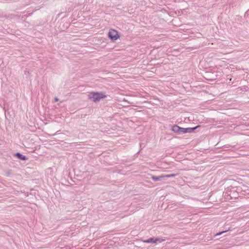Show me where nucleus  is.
<instances>
[{
    "label": "nucleus",
    "mask_w": 249,
    "mask_h": 249,
    "mask_svg": "<svg viewBox=\"0 0 249 249\" xmlns=\"http://www.w3.org/2000/svg\"><path fill=\"white\" fill-rule=\"evenodd\" d=\"M89 99L92 100L94 102H97L100 100L101 99H103L106 97V95L104 92H90L88 95Z\"/></svg>",
    "instance_id": "f257e3e1"
},
{
    "label": "nucleus",
    "mask_w": 249,
    "mask_h": 249,
    "mask_svg": "<svg viewBox=\"0 0 249 249\" xmlns=\"http://www.w3.org/2000/svg\"><path fill=\"white\" fill-rule=\"evenodd\" d=\"M239 189L237 187H231L228 188L225 192V196H230L231 198H237L238 197V190Z\"/></svg>",
    "instance_id": "f03ea898"
},
{
    "label": "nucleus",
    "mask_w": 249,
    "mask_h": 249,
    "mask_svg": "<svg viewBox=\"0 0 249 249\" xmlns=\"http://www.w3.org/2000/svg\"><path fill=\"white\" fill-rule=\"evenodd\" d=\"M108 36L112 41H115L119 38L118 32L114 29L109 30L108 33Z\"/></svg>",
    "instance_id": "7ed1b4c3"
},
{
    "label": "nucleus",
    "mask_w": 249,
    "mask_h": 249,
    "mask_svg": "<svg viewBox=\"0 0 249 249\" xmlns=\"http://www.w3.org/2000/svg\"><path fill=\"white\" fill-rule=\"evenodd\" d=\"M199 127V125L195 126L194 127H188V128H183L181 127L180 129V134H185V133H191L194 131L197 128Z\"/></svg>",
    "instance_id": "20e7f679"
},
{
    "label": "nucleus",
    "mask_w": 249,
    "mask_h": 249,
    "mask_svg": "<svg viewBox=\"0 0 249 249\" xmlns=\"http://www.w3.org/2000/svg\"><path fill=\"white\" fill-rule=\"evenodd\" d=\"M15 156L18 159L22 160H25L28 159V158L24 155H22L19 152H17L15 154Z\"/></svg>",
    "instance_id": "39448f33"
},
{
    "label": "nucleus",
    "mask_w": 249,
    "mask_h": 249,
    "mask_svg": "<svg viewBox=\"0 0 249 249\" xmlns=\"http://www.w3.org/2000/svg\"><path fill=\"white\" fill-rule=\"evenodd\" d=\"M180 129L181 127L177 125H174L172 127L171 130L175 133L180 134Z\"/></svg>",
    "instance_id": "423d86ee"
},
{
    "label": "nucleus",
    "mask_w": 249,
    "mask_h": 249,
    "mask_svg": "<svg viewBox=\"0 0 249 249\" xmlns=\"http://www.w3.org/2000/svg\"><path fill=\"white\" fill-rule=\"evenodd\" d=\"M143 242L144 243H156L155 237L150 238L147 239L146 240H143Z\"/></svg>",
    "instance_id": "0eeeda50"
},
{
    "label": "nucleus",
    "mask_w": 249,
    "mask_h": 249,
    "mask_svg": "<svg viewBox=\"0 0 249 249\" xmlns=\"http://www.w3.org/2000/svg\"><path fill=\"white\" fill-rule=\"evenodd\" d=\"M161 178H163V176H152L151 177V178L154 181H157L159 180Z\"/></svg>",
    "instance_id": "6e6552de"
},
{
    "label": "nucleus",
    "mask_w": 249,
    "mask_h": 249,
    "mask_svg": "<svg viewBox=\"0 0 249 249\" xmlns=\"http://www.w3.org/2000/svg\"><path fill=\"white\" fill-rule=\"evenodd\" d=\"M138 96L140 98H143L147 99L148 97H149V94L148 93L145 92L144 93H140Z\"/></svg>",
    "instance_id": "1a4fd4ad"
},
{
    "label": "nucleus",
    "mask_w": 249,
    "mask_h": 249,
    "mask_svg": "<svg viewBox=\"0 0 249 249\" xmlns=\"http://www.w3.org/2000/svg\"><path fill=\"white\" fill-rule=\"evenodd\" d=\"M155 238V241H156V243L157 242H159V243H161L163 241H164L165 240L162 238H160V237H156V238Z\"/></svg>",
    "instance_id": "9d476101"
},
{
    "label": "nucleus",
    "mask_w": 249,
    "mask_h": 249,
    "mask_svg": "<svg viewBox=\"0 0 249 249\" xmlns=\"http://www.w3.org/2000/svg\"><path fill=\"white\" fill-rule=\"evenodd\" d=\"M175 176H176V174H168V175H166L163 176V178H164L174 177H175Z\"/></svg>",
    "instance_id": "9b49d317"
},
{
    "label": "nucleus",
    "mask_w": 249,
    "mask_h": 249,
    "mask_svg": "<svg viewBox=\"0 0 249 249\" xmlns=\"http://www.w3.org/2000/svg\"><path fill=\"white\" fill-rule=\"evenodd\" d=\"M229 231V230H226V231H220V232H217L215 234V236H217V235H219L220 234H221L222 233H224V232H226V231Z\"/></svg>",
    "instance_id": "f8f14e48"
},
{
    "label": "nucleus",
    "mask_w": 249,
    "mask_h": 249,
    "mask_svg": "<svg viewBox=\"0 0 249 249\" xmlns=\"http://www.w3.org/2000/svg\"><path fill=\"white\" fill-rule=\"evenodd\" d=\"M24 72H25V74H28V75L30 74V72L29 71H25Z\"/></svg>",
    "instance_id": "ddd939ff"
},
{
    "label": "nucleus",
    "mask_w": 249,
    "mask_h": 249,
    "mask_svg": "<svg viewBox=\"0 0 249 249\" xmlns=\"http://www.w3.org/2000/svg\"><path fill=\"white\" fill-rule=\"evenodd\" d=\"M54 100L55 102H57L58 101V99L57 97H56V98H55Z\"/></svg>",
    "instance_id": "4468645a"
},
{
    "label": "nucleus",
    "mask_w": 249,
    "mask_h": 249,
    "mask_svg": "<svg viewBox=\"0 0 249 249\" xmlns=\"http://www.w3.org/2000/svg\"><path fill=\"white\" fill-rule=\"evenodd\" d=\"M31 14H29V15L27 16H31Z\"/></svg>",
    "instance_id": "2eb2a0df"
}]
</instances>
